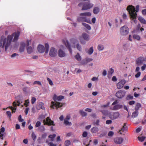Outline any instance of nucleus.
Instances as JSON below:
<instances>
[{
    "label": "nucleus",
    "mask_w": 146,
    "mask_h": 146,
    "mask_svg": "<svg viewBox=\"0 0 146 146\" xmlns=\"http://www.w3.org/2000/svg\"><path fill=\"white\" fill-rule=\"evenodd\" d=\"M45 128L43 126H40L38 128V130L41 132H42L45 130Z\"/></svg>",
    "instance_id": "obj_39"
},
{
    "label": "nucleus",
    "mask_w": 146,
    "mask_h": 146,
    "mask_svg": "<svg viewBox=\"0 0 146 146\" xmlns=\"http://www.w3.org/2000/svg\"><path fill=\"white\" fill-rule=\"evenodd\" d=\"M13 106L14 107H16L17 106H19L20 104V102L18 101H17L16 102V101L14 102L13 103Z\"/></svg>",
    "instance_id": "obj_31"
},
{
    "label": "nucleus",
    "mask_w": 146,
    "mask_h": 146,
    "mask_svg": "<svg viewBox=\"0 0 146 146\" xmlns=\"http://www.w3.org/2000/svg\"><path fill=\"white\" fill-rule=\"evenodd\" d=\"M112 121L111 120H107L106 121V123L107 124H111Z\"/></svg>",
    "instance_id": "obj_62"
},
{
    "label": "nucleus",
    "mask_w": 146,
    "mask_h": 146,
    "mask_svg": "<svg viewBox=\"0 0 146 146\" xmlns=\"http://www.w3.org/2000/svg\"><path fill=\"white\" fill-rule=\"evenodd\" d=\"M47 80L48 81L49 84L51 85L52 86L53 84L52 81L48 78H47Z\"/></svg>",
    "instance_id": "obj_50"
},
{
    "label": "nucleus",
    "mask_w": 146,
    "mask_h": 146,
    "mask_svg": "<svg viewBox=\"0 0 146 146\" xmlns=\"http://www.w3.org/2000/svg\"><path fill=\"white\" fill-rule=\"evenodd\" d=\"M145 137L144 136H142L141 137H138V139L139 140V141L143 142L144 141L145 139Z\"/></svg>",
    "instance_id": "obj_43"
},
{
    "label": "nucleus",
    "mask_w": 146,
    "mask_h": 146,
    "mask_svg": "<svg viewBox=\"0 0 146 146\" xmlns=\"http://www.w3.org/2000/svg\"><path fill=\"white\" fill-rule=\"evenodd\" d=\"M56 136L55 134H53V135H50L48 136V137L51 139V141H52L54 140V139Z\"/></svg>",
    "instance_id": "obj_34"
},
{
    "label": "nucleus",
    "mask_w": 146,
    "mask_h": 146,
    "mask_svg": "<svg viewBox=\"0 0 146 146\" xmlns=\"http://www.w3.org/2000/svg\"><path fill=\"white\" fill-rule=\"evenodd\" d=\"M144 58L142 57H140L137 59L136 61V64L138 65H139L142 64L144 60Z\"/></svg>",
    "instance_id": "obj_14"
},
{
    "label": "nucleus",
    "mask_w": 146,
    "mask_h": 146,
    "mask_svg": "<svg viewBox=\"0 0 146 146\" xmlns=\"http://www.w3.org/2000/svg\"><path fill=\"white\" fill-rule=\"evenodd\" d=\"M141 74V72H138L137 74L135 75V77L136 78H137L139 77Z\"/></svg>",
    "instance_id": "obj_63"
},
{
    "label": "nucleus",
    "mask_w": 146,
    "mask_h": 146,
    "mask_svg": "<svg viewBox=\"0 0 146 146\" xmlns=\"http://www.w3.org/2000/svg\"><path fill=\"white\" fill-rule=\"evenodd\" d=\"M114 72V70L112 68L110 69V70L108 72V75H111Z\"/></svg>",
    "instance_id": "obj_45"
},
{
    "label": "nucleus",
    "mask_w": 146,
    "mask_h": 146,
    "mask_svg": "<svg viewBox=\"0 0 146 146\" xmlns=\"http://www.w3.org/2000/svg\"><path fill=\"white\" fill-rule=\"evenodd\" d=\"M43 122L44 125H48V126L53 125H55L54 124V121L51 120L49 117H47L45 119L43 120Z\"/></svg>",
    "instance_id": "obj_8"
},
{
    "label": "nucleus",
    "mask_w": 146,
    "mask_h": 146,
    "mask_svg": "<svg viewBox=\"0 0 146 146\" xmlns=\"http://www.w3.org/2000/svg\"><path fill=\"white\" fill-rule=\"evenodd\" d=\"M126 92L124 90H121L117 92L115 94L116 96L118 98L121 99L124 97Z\"/></svg>",
    "instance_id": "obj_7"
},
{
    "label": "nucleus",
    "mask_w": 146,
    "mask_h": 146,
    "mask_svg": "<svg viewBox=\"0 0 146 146\" xmlns=\"http://www.w3.org/2000/svg\"><path fill=\"white\" fill-rule=\"evenodd\" d=\"M129 29L126 26L121 27L120 30V33L122 35H125L129 33Z\"/></svg>",
    "instance_id": "obj_6"
},
{
    "label": "nucleus",
    "mask_w": 146,
    "mask_h": 146,
    "mask_svg": "<svg viewBox=\"0 0 146 146\" xmlns=\"http://www.w3.org/2000/svg\"><path fill=\"white\" fill-rule=\"evenodd\" d=\"M134 38L139 40L140 39V36L137 35H134L133 36Z\"/></svg>",
    "instance_id": "obj_46"
},
{
    "label": "nucleus",
    "mask_w": 146,
    "mask_h": 146,
    "mask_svg": "<svg viewBox=\"0 0 146 146\" xmlns=\"http://www.w3.org/2000/svg\"><path fill=\"white\" fill-rule=\"evenodd\" d=\"M82 25L84 26L88 30L91 29V27L89 25L85 23H82Z\"/></svg>",
    "instance_id": "obj_29"
},
{
    "label": "nucleus",
    "mask_w": 146,
    "mask_h": 146,
    "mask_svg": "<svg viewBox=\"0 0 146 146\" xmlns=\"http://www.w3.org/2000/svg\"><path fill=\"white\" fill-rule=\"evenodd\" d=\"M25 46V43H22L21 44L19 50L20 52H22L24 51Z\"/></svg>",
    "instance_id": "obj_21"
},
{
    "label": "nucleus",
    "mask_w": 146,
    "mask_h": 146,
    "mask_svg": "<svg viewBox=\"0 0 146 146\" xmlns=\"http://www.w3.org/2000/svg\"><path fill=\"white\" fill-rule=\"evenodd\" d=\"M47 134L46 133H44L43 134L41 138L42 139H45L46 138V136H47Z\"/></svg>",
    "instance_id": "obj_59"
},
{
    "label": "nucleus",
    "mask_w": 146,
    "mask_h": 146,
    "mask_svg": "<svg viewBox=\"0 0 146 146\" xmlns=\"http://www.w3.org/2000/svg\"><path fill=\"white\" fill-rule=\"evenodd\" d=\"M36 98L34 97H33L31 100V103L34 104L36 101Z\"/></svg>",
    "instance_id": "obj_53"
},
{
    "label": "nucleus",
    "mask_w": 146,
    "mask_h": 146,
    "mask_svg": "<svg viewBox=\"0 0 146 146\" xmlns=\"http://www.w3.org/2000/svg\"><path fill=\"white\" fill-rule=\"evenodd\" d=\"M146 68V65L144 64L143 66L141 67V70L142 71H143L145 70V68Z\"/></svg>",
    "instance_id": "obj_64"
},
{
    "label": "nucleus",
    "mask_w": 146,
    "mask_h": 146,
    "mask_svg": "<svg viewBox=\"0 0 146 146\" xmlns=\"http://www.w3.org/2000/svg\"><path fill=\"white\" fill-rule=\"evenodd\" d=\"M114 135V133L112 131H110L108 134V135L110 137Z\"/></svg>",
    "instance_id": "obj_54"
},
{
    "label": "nucleus",
    "mask_w": 146,
    "mask_h": 146,
    "mask_svg": "<svg viewBox=\"0 0 146 146\" xmlns=\"http://www.w3.org/2000/svg\"><path fill=\"white\" fill-rule=\"evenodd\" d=\"M126 123H124L123 124V126L122 127L121 130H119V131L120 132V131H125L127 129V127L126 126Z\"/></svg>",
    "instance_id": "obj_27"
},
{
    "label": "nucleus",
    "mask_w": 146,
    "mask_h": 146,
    "mask_svg": "<svg viewBox=\"0 0 146 146\" xmlns=\"http://www.w3.org/2000/svg\"><path fill=\"white\" fill-rule=\"evenodd\" d=\"M37 49L38 52L40 53L44 52L45 51L44 46L41 45H39Z\"/></svg>",
    "instance_id": "obj_15"
},
{
    "label": "nucleus",
    "mask_w": 146,
    "mask_h": 146,
    "mask_svg": "<svg viewBox=\"0 0 146 146\" xmlns=\"http://www.w3.org/2000/svg\"><path fill=\"white\" fill-rule=\"evenodd\" d=\"M20 34V32H15L13 33L12 35H11V36H13H13H14V38L13 40V42H16L17 40L19 37Z\"/></svg>",
    "instance_id": "obj_12"
},
{
    "label": "nucleus",
    "mask_w": 146,
    "mask_h": 146,
    "mask_svg": "<svg viewBox=\"0 0 146 146\" xmlns=\"http://www.w3.org/2000/svg\"><path fill=\"white\" fill-rule=\"evenodd\" d=\"M65 45L67 48L69 50V51L71 54H72V50L71 48V46L69 42L68 41H66L65 43Z\"/></svg>",
    "instance_id": "obj_17"
},
{
    "label": "nucleus",
    "mask_w": 146,
    "mask_h": 146,
    "mask_svg": "<svg viewBox=\"0 0 146 146\" xmlns=\"http://www.w3.org/2000/svg\"><path fill=\"white\" fill-rule=\"evenodd\" d=\"M126 83L125 80H123L119 82L117 84V88L118 89H121Z\"/></svg>",
    "instance_id": "obj_11"
},
{
    "label": "nucleus",
    "mask_w": 146,
    "mask_h": 146,
    "mask_svg": "<svg viewBox=\"0 0 146 146\" xmlns=\"http://www.w3.org/2000/svg\"><path fill=\"white\" fill-rule=\"evenodd\" d=\"M142 14L144 15H146V9H143L142 11Z\"/></svg>",
    "instance_id": "obj_61"
},
{
    "label": "nucleus",
    "mask_w": 146,
    "mask_h": 146,
    "mask_svg": "<svg viewBox=\"0 0 146 146\" xmlns=\"http://www.w3.org/2000/svg\"><path fill=\"white\" fill-rule=\"evenodd\" d=\"M41 124L40 122L39 121H37L35 125V127H38L40 126Z\"/></svg>",
    "instance_id": "obj_55"
},
{
    "label": "nucleus",
    "mask_w": 146,
    "mask_h": 146,
    "mask_svg": "<svg viewBox=\"0 0 146 146\" xmlns=\"http://www.w3.org/2000/svg\"><path fill=\"white\" fill-rule=\"evenodd\" d=\"M68 121V120H64V123L65 124V125H72L71 123Z\"/></svg>",
    "instance_id": "obj_38"
},
{
    "label": "nucleus",
    "mask_w": 146,
    "mask_h": 146,
    "mask_svg": "<svg viewBox=\"0 0 146 146\" xmlns=\"http://www.w3.org/2000/svg\"><path fill=\"white\" fill-rule=\"evenodd\" d=\"M102 113L105 115H107L108 114V110H102L101 111Z\"/></svg>",
    "instance_id": "obj_40"
},
{
    "label": "nucleus",
    "mask_w": 146,
    "mask_h": 146,
    "mask_svg": "<svg viewBox=\"0 0 146 146\" xmlns=\"http://www.w3.org/2000/svg\"><path fill=\"white\" fill-rule=\"evenodd\" d=\"M57 97L58 96H57L56 94H54V95L53 99L55 102L53 101L52 102V106H51V108L54 109V107L55 106L56 108L57 109L59 108L62 107L64 104H65L64 103L63 104L56 102V101H57Z\"/></svg>",
    "instance_id": "obj_4"
},
{
    "label": "nucleus",
    "mask_w": 146,
    "mask_h": 146,
    "mask_svg": "<svg viewBox=\"0 0 146 146\" xmlns=\"http://www.w3.org/2000/svg\"><path fill=\"white\" fill-rule=\"evenodd\" d=\"M94 6V4L90 1L85 2L83 4L82 10H86L92 8Z\"/></svg>",
    "instance_id": "obj_5"
},
{
    "label": "nucleus",
    "mask_w": 146,
    "mask_h": 146,
    "mask_svg": "<svg viewBox=\"0 0 146 146\" xmlns=\"http://www.w3.org/2000/svg\"><path fill=\"white\" fill-rule=\"evenodd\" d=\"M120 114L118 112H114L111 113L110 115V118L111 119H115L118 118Z\"/></svg>",
    "instance_id": "obj_9"
},
{
    "label": "nucleus",
    "mask_w": 146,
    "mask_h": 146,
    "mask_svg": "<svg viewBox=\"0 0 146 146\" xmlns=\"http://www.w3.org/2000/svg\"><path fill=\"white\" fill-rule=\"evenodd\" d=\"M94 51V50L93 49V47H91L88 50V53L89 55H91L92 54Z\"/></svg>",
    "instance_id": "obj_36"
},
{
    "label": "nucleus",
    "mask_w": 146,
    "mask_h": 146,
    "mask_svg": "<svg viewBox=\"0 0 146 146\" xmlns=\"http://www.w3.org/2000/svg\"><path fill=\"white\" fill-rule=\"evenodd\" d=\"M135 103V102L134 101L132 100L131 101H130L129 102L128 104L130 105H132L134 104Z\"/></svg>",
    "instance_id": "obj_60"
},
{
    "label": "nucleus",
    "mask_w": 146,
    "mask_h": 146,
    "mask_svg": "<svg viewBox=\"0 0 146 146\" xmlns=\"http://www.w3.org/2000/svg\"><path fill=\"white\" fill-rule=\"evenodd\" d=\"M80 16L77 18V21L79 22H85L88 23H91L90 19H87L86 16L90 17L91 13L90 12L82 13L80 14Z\"/></svg>",
    "instance_id": "obj_3"
},
{
    "label": "nucleus",
    "mask_w": 146,
    "mask_h": 146,
    "mask_svg": "<svg viewBox=\"0 0 146 146\" xmlns=\"http://www.w3.org/2000/svg\"><path fill=\"white\" fill-rule=\"evenodd\" d=\"M45 53H47L48 52L49 46L48 44V43H46L45 44Z\"/></svg>",
    "instance_id": "obj_35"
},
{
    "label": "nucleus",
    "mask_w": 146,
    "mask_h": 146,
    "mask_svg": "<svg viewBox=\"0 0 146 146\" xmlns=\"http://www.w3.org/2000/svg\"><path fill=\"white\" fill-rule=\"evenodd\" d=\"M139 9V6L138 5H137L136 7V9L132 5H129L128 6L127 8V10L128 11L130 14V18L132 20L134 19V21L135 23H136V19L137 16V14L135 11L138 12Z\"/></svg>",
    "instance_id": "obj_2"
},
{
    "label": "nucleus",
    "mask_w": 146,
    "mask_h": 146,
    "mask_svg": "<svg viewBox=\"0 0 146 146\" xmlns=\"http://www.w3.org/2000/svg\"><path fill=\"white\" fill-rule=\"evenodd\" d=\"M129 46L127 44H125L123 45V48L125 50L127 51L128 49Z\"/></svg>",
    "instance_id": "obj_51"
},
{
    "label": "nucleus",
    "mask_w": 146,
    "mask_h": 146,
    "mask_svg": "<svg viewBox=\"0 0 146 146\" xmlns=\"http://www.w3.org/2000/svg\"><path fill=\"white\" fill-rule=\"evenodd\" d=\"M27 52L30 54H31L33 52L32 48L31 46H29L27 48Z\"/></svg>",
    "instance_id": "obj_37"
},
{
    "label": "nucleus",
    "mask_w": 146,
    "mask_h": 146,
    "mask_svg": "<svg viewBox=\"0 0 146 146\" xmlns=\"http://www.w3.org/2000/svg\"><path fill=\"white\" fill-rule=\"evenodd\" d=\"M13 38V36L10 35L7 36V39L4 36H2L0 39V47H1L3 48L5 47V51H6L11 44Z\"/></svg>",
    "instance_id": "obj_1"
},
{
    "label": "nucleus",
    "mask_w": 146,
    "mask_h": 146,
    "mask_svg": "<svg viewBox=\"0 0 146 146\" xmlns=\"http://www.w3.org/2000/svg\"><path fill=\"white\" fill-rule=\"evenodd\" d=\"M6 114L7 116L10 118L11 116V112L10 111H7L6 112Z\"/></svg>",
    "instance_id": "obj_58"
},
{
    "label": "nucleus",
    "mask_w": 146,
    "mask_h": 146,
    "mask_svg": "<svg viewBox=\"0 0 146 146\" xmlns=\"http://www.w3.org/2000/svg\"><path fill=\"white\" fill-rule=\"evenodd\" d=\"M58 56L60 57H64L66 55V54L61 49H60L58 51Z\"/></svg>",
    "instance_id": "obj_19"
},
{
    "label": "nucleus",
    "mask_w": 146,
    "mask_h": 146,
    "mask_svg": "<svg viewBox=\"0 0 146 146\" xmlns=\"http://www.w3.org/2000/svg\"><path fill=\"white\" fill-rule=\"evenodd\" d=\"M123 141V139L121 137H116L114 139V142L116 144H120Z\"/></svg>",
    "instance_id": "obj_13"
},
{
    "label": "nucleus",
    "mask_w": 146,
    "mask_h": 146,
    "mask_svg": "<svg viewBox=\"0 0 146 146\" xmlns=\"http://www.w3.org/2000/svg\"><path fill=\"white\" fill-rule=\"evenodd\" d=\"M79 112L80 114L82 117L86 116L87 115V113L86 112L83 111L82 110H80L79 111Z\"/></svg>",
    "instance_id": "obj_32"
},
{
    "label": "nucleus",
    "mask_w": 146,
    "mask_h": 146,
    "mask_svg": "<svg viewBox=\"0 0 146 146\" xmlns=\"http://www.w3.org/2000/svg\"><path fill=\"white\" fill-rule=\"evenodd\" d=\"M75 43H76V47L77 49L79 51H81L82 50V48L81 46L78 43V41L77 40H75V42L74 43V44Z\"/></svg>",
    "instance_id": "obj_22"
},
{
    "label": "nucleus",
    "mask_w": 146,
    "mask_h": 146,
    "mask_svg": "<svg viewBox=\"0 0 146 146\" xmlns=\"http://www.w3.org/2000/svg\"><path fill=\"white\" fill-rule=\"evenodd\" d=\"M138 114L139 112L135 110V111L132 113L131 117L132 118L136 117L138 116Z\"/></svg>",
    "instance_id": "obj_26"
},
{
    "label": "nucleus",
    "mask_w": 146,
    "mask_h": 146,
    "mask_svg": "<svg viewBox=\"0 0 146 146\" xmlns=\"http://www.w3.org/2000/svg\"><path fill=\"white\" fill-rule=\"evenodd\" d=\"M36 108L38 110H39L40 109L42 110L44 109V104L40 102L37 106Z\"/></svg>",
    "instance_id": "obj_18"
},
{
    "label": "nucleus",
    "mask_w": 146,
    "mask_h": 146,
    "mask_svg": "<svg viewBox=\"0 0 146 146\" xmlns=\"http://www.w3.org/2000/svg\"><path fill=\"white\" fill-rule=\"evenodd\" d=\"M31 136H32V139L34 141L36 138V136L33 132L32 133Z\"/></svg>",
    "instance_id": "obj_52"
},
{
    "label": "nucleus",
    "mask_w": 146,
    "mask_h": 146,
    "mask_svg": "<svg viewBox=\"0 0 146 146\" xmlns=\"http://www.w3.org/2000/svg\"><path fill=\"white\" fill-rule=\"evenodd\" d=\"M29 100L28 99L26 100L25 101L24 105L26 107H27L29 106Z\"/></svg>",
    "instance_id": "obj_42"
},
{
    "label": "nucleus",
    "mask_w": 146,
    "mask_h": 146,
    "mask_svg": "<svg viewBox=\"0 0 146 146\" xmlns=\"http://www.w3.org/2000/svg\"><path fill=\"white\" fill-rule=\"evenodd\" d=\"M88 135V133L86 131H84L83 132L82 135L83 137H87Z\"/></svg>",
    "instance_id": "obj_57"
},
{
    "label": "nucleus",
    "mask_w": 146,
    "mask_h": 146,
    "mask_svg": "<svg viewBox=\"0 0 146 146\" xmlns=\"http://www.w3.org/2000/svg\"><path fill=\"white\" fill-rule=\"evenodd\" d=\"M9 108L12 110V113H15L16 110V108L13 107L12 106H10Z\"/></svg>",
    "instance_id": "obj_44"
},
{
    "label": "nucleus",
    "mask_w": 146,
    "mask_h": 146,
    "mask_svg": "<svg viewBox=\"0 0 146 146\" xmlns=\"http://www.w3.org/2000/svg\"><path fill=\"white\" fill-rule=\"evenodd\" d=\"M64 97L63 96H58L57 101H60L62 99H64Z\"/></svg>",
    "instance_id": "obj_48"
},
{
    "label": "nucleus",
    "mask_w": 146,
    "mask_h": 146,
    "mask_svg": "<svg viewBox=\"0 0 146 146\" xmlns=\"http://www.w3.org/2000/svg\"><path fill=\"white\" fill-rule=\"evenodd\" d=\"M57 51L53 47L51 48L49 52V55L52 57L55 56L57 54Z\"/></svg>",
    "instance_id": "obj_10"
},
{
    "label": "nucleus",
    "mask_w": 146,
    "mask_h": 146,
    "mask_svg": "<svg viewBox=\"0 0 146 146\" xmlns=\"http://www.w3.org/2000/svg\"><path fill=\"white\" fill-rule=\"evenodd\" d=\"M100 9L98 7H94L93 9V12L95 14H97L100 11Z\"/></svg>",
    "instance_id": "obj_25"
},
{
    "label": "nucleus",
    "mask_w": 146,
    "mask_h": 146,
    "mask_svg": "<svg viewBox=\"0 0 146 146\" xmlns=\"http://www.w3.org/2000/svg\"><path fill=\"white\" fill-rule=\"evenodd\" d=\"M70 144V142L69 140H66L65 142V145L66 146H68Z\"/></svg>",
    "instance_id": "obj_49"
},
{
    "label": "nucleus",
    "mask_w": 146,
    "mask_h": 146,
    "mask_svg": "<svg viewBox=\"0 0 146 146\" xmlns=\"http://www.w3.org/2000/svg\"><path fill=\"white\" fill-rule=\"evenodd\" d=\"M123 107V106L122 105L116 104L113 107V110H117L122 108Z\"/></svg>",
    "instance_id": "obj_16"
},
{
    "label": "nucleus",
    "mask_w": 146,
    "mask_h": 146,
    "mask_svg": "<svg viewBox=\"0 0 146 146\" xmlns=\"http://www.w3.org/2000/svg\"><path fill=\"white\" fill-rule=\"evenodd\" d=\"M104 49L103 45L101 44H99L98 46V49L99 51L102 50Z\"/></svg>",
    "instance_id": "obj_33"
},
{
    "label": "nucleus",
    "mask_w": 146,
    "mask_h": 146,
    "mask_svg": "<svg viewBox=\"0 0 146 146\" xmlns=\"http://www.w3.org/2000/svg\"><path fill=\"white\" fill-rule=\"evenodd\" d=\"M138 19L141 23L145 24H146V21L142 17H138Z\"/></svg>",
    "instance_id": "obj_28"
},
{
    "label": "nucleus",
    "mask_w": 146,
    "mask_h": 146,
    "mask_svg": "<svg viewBox=\"0 0 146 146\" xmlns=\"http://www.w3.org/2000/svg\"><path fill=\"white\" fill-rule=\"evenodd\" d=\"M21 117V115H19L18 117V120L19 122H22L24 121L23 119H22Z\"/></svg>",
    "instance_id": "obj_56"
},
{
    "label": "nucleus",
    "mask_w": 146,
    "mask_h": 146,
    "mask_svg": "<svg viewBox=\"0 0 146 146\" xmlns=\"http://www.w3.org/2000/svg\"><path fill=\"white\" fill-rule=\"evenodd\" d=\"M100 121L98 119L96 120V122L94 121L93 123V124L94 125L98 126L99 125V123Z\"/></svg>",
    "instance_id": "obj_41"
},
{
    "label": "nucleus",
    "mask_w": 146,
    "mask_h": 146,
    "mask_svg": "<svg viewBox=\"0 0 146 146\" xmlns=\"http://www.w3.org/2000/svg\"><path fill=\"white\" fill-rule=\"evenodd\" d=\"M75 58L78 61H80L81 60V58L79 53H77L75 56Z\"/></svg>",
    "instance_id": "obj_30"
},
{
    "label": "nucleus",
    "mask_w": 146,
    "mask_h": 146,
    "mask_svg": "<svg viewBox=\"0 0 146 146\" xmlns=\"http://www.w3.org/2000/svg\"><path fill=\"white\" fill-rule=\"evenodd\" d=\"M82 36L84 39L88 41L89 40V35L86 33H83Z\"/></svg>",
    "instance_id": "obj_20"
},
{
    "label": "nucleus",
    "mask_w": 146,
    "mask_h": 146,
    "mask_svg": "<svg viewBox=\"0 0 146 146\" xmlns=\"http://www.w3.org/2000/svg\"><path fill=\"white\" fill-rule=\"evenodd\" d=\"M36 84H37L40 86L42 85V84L41 82L38 81H36L34 82L33 85H35Z\"/></svg>",
    "instance_id": "obj_47"
},
{
    "label": "nucleus",
    "mask_w": 146,
    "mask_h": 146,
    "mask_svg": "<svg viewBox=\"0 0 146 146\" xmlns=\"http://www.w3.org/2000/svg\"><path fill=\"white\" fill-rule=\"evenodd\" d=\"M141 107V104L139 103H137L136 104L135 107V110L138 111V110L139 108Z\"/></svg>",
    "instance_id": "obj_24"
},
{
    "label": "nucleus",
    "mask_w": 146,
    "mask_h": 146,
    "mask_svg": "<svg viewBox=\"0 0 146 146\" xmlns=\"http://www.w3.org/2000/svg\"><path fill=\"white\" fill-rule=\"evenodd\" d=\"M91 132L92 133H96L99 131L98 128L96 127H94L91 128Z\"/></svg>",
    "instance_id": "obj_23"
}]
</instances>
